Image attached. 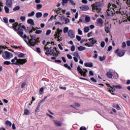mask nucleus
I'll return each instance as SVG.
<instances>
[{
	"mask_svg": "<svg viewBox=\"0 0 130 130\" xmlns=\"http://www.w3.org/2000/svg\"><path fill=\"white\" fill-rule=\"evenodd\" d=\"M121 6L122 5L119 1H117L115 4H108V9L106 11L108 16H112L113 14H118L119 10L121 9Z\"/></svg>",
	"mask_w": 130,
	"mask_h": 130,
	"instance_id": "f257e3e1",
	"label": "nucleus"
},
{
	"mask_svg": "<svg viewBox=\"0 0 130 130\" xmlns=\"http://www.w3.org/2000/svg\"><path fill=\"white\" fill-rule=\"evenodd\" d=\"M30 39L29 36L27 37V35H24L23 36H22V37H21L22 38H27L28 42L25 39L24 40V41H25V42L26 43L28 46H35V45H36V43L39 42L38 40H39V38H36V36L35 35L33 36L32 35H30Z\"/></svg>",
	"mask_w": 130,
	"mask_h": 130,
	"instance_id": "f03ea898",
	"label": "nucleus"
},
{
	"mask_svg": "<svg viewBox=\"0 0 130 130\" xmlns=\"http://www.w3.org/2000/svg\"><path fill=\"white\" fill-rule=\"evenodd\" d=\"M5 46L0 45V54H2V57L4 59H10L13 57V54L9 51H5Z\"/></svg>",
	"mask_w": 130,
	"mask_h": 130,
	"instance_id": "7ed1b4c3",
	"label": "nucleus"
},
{
	"mask_svg": "<svg viewBox=\"0 0 130 130\" xmlns=\"http://www.w3.org/2000/svg\"><path fill=\"white\" fill-rule=\"evenodd\" d=\"M11 64H16V66H21L27 62V59H18L17 57H15L14 59L11 60Z\"/></svg>",
	"mask_w": 130,
	"mask_h": 130,
	"instance_id": "20e7f679",
	"label": "nucleus"
},
{
	"mask_svg": "<svg viewBox=\"0 0 130 130\" xmlns=\"http://www.w3.org/2000/svg\"><path fill=\"white\" fill-rule=\"evenodd\" d=\"M93 12H97V13H100L101 10H102V4L101 3L98 2L95 4L92 5Z\"/></svg>",
	"mask_w": 130,
	"mask_h": 130,
	"instance_id": "39448f33",
	"label": "nucleus"
},
{
	"mask_svg": "<svg viewBox=\"0 0 130 130\" xmlns=\"http://www.w3.org/2000/svg\"><path fill=\"white\" fill-rule=\"evenodd\" d=\"M85 42H87L85 44V46H87V47H92V46H94L95 43H96V42H97V41L96 40L94 39V38H91L90 39L86 40Z\"/></svg>",
	"mask_w": 130,
	"mask_h": 130,
	"instance_id": "423d86ee",
	"label": "nucleus"
},
{
	"mask_svg": "<svg viewBox=\"0 0 130 130\" xmlns=\"http://www.w3.org/2000/svg\"><path fill=\"white\" fill-rule=\"evenodd\" d=\"M62 33V29H59L57 28L55 34L54 35V38H57V41H62L61 37H60V34Z\"/></svg>",
	"mask_w": 130,
	"mask_h": 130,
	"instance_id": "0eeeda50",
	"label": "nucleus"
},
{
	"mask_svg": "<svg viewBox=\"0 0 130 130\" xmlns=\"http://www.w3.org/2000/svg\"><path fill=\"white\" fill-rule=\"evenodd\" d=\"M108 87H110V88L109 89V92L110 93H113V92H114L115 91L116 89H122V86L121 85H112V86H110V84H107Z\"/></svg>",
	"mask_w": 130,
	"mask_h": 130,
	"instance_id": "6e6552de",
	"label": "nucleus"
},
{
	"mask_svg": "<svg viewBox=\"0 0 130 130\" xmlns=\"http://www.w3.org/2000/svg\"><path fill=\"white\" fill-rule=\"evenodd\" d=\"M77 70L78 71V72H79V73L80 74H81V75L82 76H83V77H86L87 76V72H88V71L86 69H83L82 70V69H81V67H80V66H78Z\"/></svg>",
	"mask_w": 130,
	"mask_h": 130,
	"instance_id": "1a4fd4ad",
	"label": "nucleus"
},
{
	"mask_svg": "<svg viewBox=\"0 0 130 130\" xmlns=\"http://www.w3.org/2000/svg\"><path fill=\"white\" fill-rule=\"evenodd\" d=\"M49 44H50V43H47V44L44 47V49L46 51V54H49V52H50V48H51V47L48 46V45H49Z\"/></svg>",
	"mask_w": 130,
	"mask_h": 130,
	"instance_id": "9d476101",
	"label": "nucleus"
},
{
	"mask_svg": "<svg viewBox=\"0 0 130 130\" xmlns=\"http://www.w3.org/2000/svg\"><path fill=\"white\" fill-rule=\"evenodd\" d=\"M68 34L70 38H75V34L72 29H69Z\"/></svg>",
	"mask_w": 130,
	"mask_h": 130,
	"instance_id": "9b49d317",
	"label": "nucleus"
},
{
	"mask_svg": "<svg viewBox=\"0 0 130 130\" xmlns=\"http://www.w3.org/2000/svg\"><path fill=\"white\" fill-rule=\"evenodd\" d=\"M53 122H54V124L56 126H61V125H62V122L61 121L54 120H53Z\"/></svg>",
	"mask_w": 130,
	"mask_h": 130,
	"instance_id": "f8f14e48",
	"label": "nucleus"
},
{
	"mask_svg": "<svg viewBox=\"0 0 130 130\" xmlns=\"http://www.w3.org/2000/svg\"><path fill=\"white\" fill-rule=\"evenodd\" d=\"M98 26L100 27H103V20L102 18H99L96 20Z\"/></svg>",
	"mask_w": 130,
	"mask_h": 130,
	"instance_id": "ddd939ff",
	"label": "nucleus"
},
{
	"mask_svg": "<svg viewBox=\"0 0 130 130\" xmlns=\"http://www.w3.org/2000/svg\"><path fill=\"white\" fill-rule=\"evenodd\" d=\"M79 8L81 11H88L89 9H90V8L87 5H83L82 6H80Z\"/></svg>",
	"mask_w": 130,
	"mask_h": 130,
	"instance_id": "4468645a",
	"label": "nucleus"
},
{
	"mask_svg": "<svg viewBox=\"0 0 130 130\" xmlns=\"http://www.w3.org/2000/svg\"><path fill=\"white\" fill-rule=\"evenodd\" d=\"M6 5L9 8H11L13 6V1L12 0H7L6 2Z\"/></svg>",
	"mask_w": 130,
	"mask_h": 130,
	"instance_id": "2eb2a0df",
	"label": "nucleus"
},
{
	"mask_svg": "<svg viewBox=\"0 0 130 130\" xmlns=\"http://www.w3.org/2000/svg\"><path fill=\"white\" fill-rule=\"evenodd\" d=\"M49 54H51V55H53L54 56H58V54L57 53L54 52V50H50L49 52Z\"/></svg>",
	"mask_w": 130,
	"mask_h": 130,
	"instance_id": "dca6fc26",
	"label": "nucleus"
},
{
	"mask_svg": "<svg viewBox=\"0 0 130 130\" xmlns=\"http://www.w3.org/2000/svg\"><path fill=\"white\" fill-rule=\"evenodd\" d=\"M125 53V51L123 50H121V51H120L118 52V56H120V57H121V56H123V55H124V54Z\"/></svg>",
	"mask_w": 130,
	"mask_h": 130,
	"instance_id": "f3484780",
	"label": "nucleus"
},
{
	"mask_svg": "<svg viewBox=\"0 0 130 130\" xmlns=\"http://www.w3.org/2000/svg\"><path fill=\"white\" fill-rule=\"evenodd\" d=\"M84 66L87 68H92V67H93V63L91 62H86L84 63Z\"/></svg>",
	"mask_w": 130,
	"mask_h": 130,
	"instance_id": "a211bd4d",
	"label": "nucleus"
},
{
	"mask_svg": "<svg viewBox=\"0 0 130 130\" xmlns=\"http://www.w3.org/2000/svg\"><path fill=\"white\" fill-rule=\"evenodd\" d=\"M27 22L28 24L34 26V21L32 19H29L27 20Z\"/></svg>",
	"mask_w": 130,
	"mask_h": 130,
	"instance_id": "6ab92c4d",
	"label": "nucleus"
},
{
	"mask_svg": "<svg viewBox=\"0 0 130 130\" xmlns=\"http://www.w3.org/2000/svg\"><path fill=\"white\" fill-rule=\"evenodd\" d=\"M78 49L79 51H83V50H85L86 49V47L80 46L78 47Z\"/></svg>",
	"mask_w": 130,
	"mask_h": 130,
	"instance_id": "aec40b11",
	"label": "nucleus"
},
{
	"mask_svg": "<svg viewBox=\"0 0 130 130\" xmlns=\"http://www.w3.org/2000/svg\"><path fill=\"white\" fill-rule=\"evenodd\" d=\"M89 31H90V28L89 27V26H86L84 28V33H88Z\"/></svg>",
	"mask_w": 130,
	"mask_h": 130,
	"instance_id": "412c9836",
	"label": "nucleus"
},
{
	"mask_svg": "<svg viewBox=\"0 0 130 130\" xmlns=\"http://www.w3.org/2000/svg\"><path fill=\"white\" fill-rule=\"evenodd\" d=\"M107 75L108 78H109V79H112V73L110 72H108L107 73Z\"/></svg>",
	"mask_w": 130,
	"mask_h": 130,
	"instance_id": "4be33fe9",
	"label": "nucleus"
},
{
	"mask_svg": "<svg viewBox=\"0 0 130 130\" xmlns=\"http://www.w3.org/2000/svg\"><path fill=\"white\" fill-rule=\"evenodd\" d=\"M36 16L37 18H41L42 17V13L41 12H37L36 14Z\"/></svg>",
	"mask_w": 130,
	"mask_h": 130,
	"instance_id": "5701e85b",
	"label": "nucleus"
},
{
	"mask_svg": "<svg viewBox=\"0 0 130 130\" xmlns=\"http://www.w3.org/2000/svg\"><path fill=\"white\" fill-rule=\"evenodd\" d=\"M4 9L6 14H10V9H9L8 7L5 6Z\"/></svg>",
	"mask_w": 130,
	"mask_h": 130,
	"instance_id": "b1692460",
	"label": "nucleus"
},
{
	"mask_svg": "<svg viewBox=\"0 0 130 130\" xmlns=\"http://www.w3.org/2000/svg\"><path fill=\"white\" fill-rule=\"evenodd\" d=\"M30 114V111L25 109L24 111V115H29Z\"/></svg>",
	"mask_w": 130,
	"mask_h": 130,
	"instance_id": "393cba45",
	"label": "nucleus"
},
{
	"mask_svg": "<svg viewBox=\"0 0 130 130\" xmlns=\"http://www.w3.org/2000/svg\"><path fill=\"white\" fill-rule=\"evenodd\" d=\"M18 26V23H15L13 24L12 27L15 31H17V27Z\"/></svg>",
	"mask_w": 130,
	"mask_h": 130,
	"instance_id": "a878e982",
	"label": "nucleus"
},
{
	"mask_svg": "<svg viewBox=\"0 0 130 130\" xmlns=\"http://www.w3.org/2000/svg\"><path fill=\"white\" fill-rule=\"evenodd\" d=\"M74 57H77V58H79L80 59V55H79V53L78 52H74Z\"/></svg>",
	"mask_w": 130,
	"mask_h": 130,
	"instance_id": "bb28decb",
	"label": "nucleus"
},
{
	"mask_svg": "<svg viewBox=\"0 0 130 130\" xmlns=\"http://www.w3.org/2000/svg\"><path fill=\"white\" fill-rule=\"evenodd\" d=\"M85 20L87 23H89V22H90V21H91V18H90V17H89V16H86Z\"/></svg>",
	"mask_w": 130,
	"mask_h": 130,
	"instance_id": "cd10ccee",
	"label": "nucleus"
},
{
	"mask_svg": "<svg viewBox=\"0 0 130 130\" xmlns=\"http://www.w3.org/2000/svg\"><path fill=\"white\" fill-rule=\"evenodd\" d=\"M5 124L6 125H8L9 126H12V122L9 120L6 121Z\"/></svg>",
	"mask_w": 130,
	"mask_h": 130,
	"instance_id": "c85d7f7f",
	"label": "nucleus"
},
{
	"mask_svg": "<svg viewBox=\"0 0 130 130\" xmlns=\"http://www.w3.org/2000/svg\"><path fill=\"white\" fill-rule=\"evenodd\" d=\"M35 15V12L32 11L31 13H28L27 16L28 17H33Z\"/></svg>",
	"mask_w": 130,
	"mask_h": 130,
	"instance_id": "c756f323",
	"label": "nucleus"
},
{
	"mask_svg": "<svg viewBox=\"0 0 130 130\" xmlns=\"http://www.w3.org/2000/svg\"><path fill=\"white\" fill-rule=\"evenodd\" d=\"M17 34L19 35V36H21V37H23V34H24V33L22 30H18Z\"/></svg>",
	"mask_w": 130,
	"mask_h": 130,
	"instance_id": "7c9ffc66",
	"label": "nucleus"
},
{
	"mask_svg": "<svg viewBox=\"0 0 130 130\" xmlns=\"http://www.w3.org/2000/svg\"><path fill=\"white\" fill-rule=\"evenodd\" d=\"M44 91V88H43V87H41V88L40 89L39 93H40L41 95H42V94H43Z\"/></svg>",
	"mask_w": 130,
	"mask_h": 130,
	"instance_id": "2f4dec72",
	"label": "nucleus"
},
{
	"mask_svg": "<svg viewBox=\"0 0 130 130\" xmlns=\"http://www.w3.org/2000/svg\"><path fill=\"white\" fill-rule=\"evenodd\" d=\"M20 6H17L13 8V11H19V10H20Z\"/></svg>",
	"mask_w": 130,
	"mask_h": 130,
	"instance_id": "473e14b6",
	"label": "nucleus"
},
{
	"mask_svg": "<svg viewBox=\"0 0 130 130\" xmlns=\"http://www.w3.org/2000/svg\"><path fill=\"white\" fill-rule=\"evenodd\" d=\"M25 56V54L24 53H20L18 54V57H20V58H23Z\"/></svg>",
	"mask_w": 130,
	"mask_h": 130,
	"instance_id": "72a5a7b5",
	"label": "nucleus"
},
{
	"mask_svg": "<svg viewBox=\"0 0 130 130\" xmlns=\"http://www.w3.org/2000/svg\"><path fill=\"white\" fill-rule=\"evenodd\" d=\"M4 64H6V66H9V64H12L10 61H5L4 62Z\"/></svg>",
	"mask_w": 130,
	"mask_h": 130,
	"instance_id": "f704fd0d",
	"label": "nucleus"
},
{
	"mask_svg": "<svg viewBox=\"0 0 130 130\" xmlns=\"http://www.w3.org/2000/svg\"><path fill=\"white\" fill-rule=\"evenodd\" d=\"M20 20L22 22H25V21H26V17H25V16H21L20 17Z\"/></svg>",
	"mask_w": 130,
	"mask_h": 130,
	"instance_id": "c9c22d12",
	"label": "nucleus"
},
{
	"mask_svg": "<svg viewBox=\"0 0 130 130\" xmlns=\"http://www.w3.org/2000/svg\"><path fill=\"white\" fill-rule=\"evenodd\" d=\"M42 8V5L41 4H38L37 5V10H40Z\"/></svg>",
	"mask_w": 130,
	"mask_h": 130,
	"instance_id": "e433bc0d",
	"label": "nucleus"
},
{
	"mask_svg": "<svg viewBox=\"0 0 130 130\" xmlns=\"http://www.w3.org/2000/svg\"><path fill=\"white\" fill-rule=\"evenodd\" d=\"M64 68H66L67 69H68V70H70V71L71 70H72V69L71 68V67L69 66L68 64H64Z\"/></svg>",
	"mask_w": 130,
	"mask_h": 130,
	"instance_id": "4c0bfd02",
	"label": "nucleus"
},
{
	"mask_svg": "<svg viewBox=\"0 0 130 130\" xmlns=\"http://www.w3.org/2000/svg\"><path fill=\"white\" fill-rule=\"evenodd\" d=\"M68 31H69V27H65L64 28H63V32L64 33H67L68 32Z\"/></svg>",
	"mask_w": 130,
	"mask_h": 130,
	"instance_id": "58836bf2",
	"label": "nucleus"
},
{
	"mask_svg": "<svg viewBox=\"0 0 130 130\" xmlns=\"http://www.w3.org/2000/svg\"><path fill=\"white\" fill-rule=\"evenodd\" d=\"M101 46L102 48H104V46H105V42L104 41L101 42Z\"/></svg>",
	"mask_w": 130,
	"mask_h": 130,
	"instance_id": "ea45409f",
	"label": "nucleus"
},
{
	"mask_svg": "<svg viewBox=\"0 0 130 130\" xmlns=\"http://www.w3.org/2000/svg\"><path fill=\"white\" fill-rule=\"evenodd\" d=\"M36 34H41L42 33V30H37L35 31Z\"/></svg>",
	"mask_w": 130,
	"mask_h": 130,
	"instance_id": "a19ab883",
	"label": "nucleus"
},
{
	"mask_svg": "<svg viewBox=\"0 0 130 130\" xmlns=\"http://www.w3.org/2000/svg\"><path fill=\"white\" fill-rule=\"evenodd\" d=\"M106 57L105 56H104L103 57H100V59L101 60V61H103V60H105Z\"/></svg>",
	"mask_w": 130,
	"mask_h": 130,
	"instance_id": "79ce46f5",
	"label": "nucleus"
},
{
	"mask_svg": "<svg viewBox=\"0 0 130 130\" xmlns=\"http://www.w3.org/2000/svg\"><path fill=\"white\" fill-rule=\"evenodd\" d=\"M78 34L79 35H82L83 31H81V30L80 28H78Z\"/></svg>",
	"mask_w": 130,
	"mask_h": 130,
	"instance_id": "37998d69",
	"label": "nucleus"
},
{
	"mask_svg": "<svg viewBox=\"0 0 130 130\" xmlns=\"http://www.w3.org/2000/svg\"><path fill=\"white\" fill-rule=\"evenodd\" d=\"M35 30H36V28L32 27V29L29 31V34H31V33H32L34 31H35Z\"/></svg>",
	"mask_w": 130,
	"mask_h": 130,
	"instance_id": "c03bdc74",
	"label": "nucleus"
},
{
	"mask_svg": "<svg viewBox=\"0 0 130 130\" xmlns=\"http://www.w3.org/2000/svg\"><path fill=\"white\" fill-rule=\"evenodd\" d=\"M90 80L92 81V82H94V83H97V80H96L94 77L91 78Z\"/></svg>",
	"mask_w": 130,
	"mask_h": 130,
	"instance_id": "a18cd8bd",
	"label": "nucleus"
},
{
	"mask_svg": "<svg viewBox=\"0 0 130 130\" xmlns=\"http://www.w3.org/2000/svg\"><path fill=\"white\" fill-rule=\"evenodd\" d=\"M50 33H51V30L50 29L47 30L46 31V35H49Z\"/></svg>",
	"mask_w": 130,
	"mask_h": 130,
	"instance_id": "49530a36",
	"label": "nucleus"
},
{
	"mask_svg": "<svg viewBox=\"0 0 130 130\" xmlns=\"http://www.w3.org/2000/svg\"><path fill=\"white\" fill-rule=\"evenodd\" d=\"M68 23H70V19L66 18V19H65V24H68Z\"/></svg>",
	"mask_w": 130,
	"mask_h": 130,
	"instance_id": "de8ad7c7",
	"label": "nucleus"
},
{
	"mask_svg": "<svg viewBox=\"0 0 130 130\" xmlns=\"http://www.w3.org/2000/svg\"><path fill=\"white\" fill-rule=\"evenodd\" d=\"M3 20H4V22H5V23H8V22H9V20H8V19L7 18H6V17H4V18H3Z\"/></svg>",
	"mask_w": 130,
	"mask_h": 130,
	"instance_id": "09e8293b",
	"label": "nucleus"
},
{
	"mask_svg": "<svg viewBox=\"0 0 130 130\" xmlns=\"http://www.w3.org/2000/svg\"><path fill=\"white\" fill-rule=\"evenodd\" d=\"M126 46V44L125 43V42H123L122 44V48H124V47H125Z\"/></svg>",
	"mask_w": 130,
	"mask_h": 130,
	"instance_id": "8fccbe9b",
	"label": "nucleus"
},
{
	"mask_svg": "<svg viewBox=\"0 0 130 130\" xmlns=\"http://www.w3.org/2000/svg\"><path fill=\"white\" fill-rule=\"evenodd\" d=\"M105 31L107 33L109 32V28L108 27H105Z\"/></svg>",
	"mask_w": 130,
	"mask_h": 130,
	"instance_id": "3c124183",
	"label": "nucleus"
},
{
	"mask_svg": "<svg viewBox=\"0 0 130 130\" xmlns=\"http://www.w3.org/2000/svg\"><path fill=\"white\" fill-rule=\"evenodd\" d=\"M60 10H61V9L59 8H58V10H55V12H56L57 14H59L60 13L59 11H60Z\"/></svg>",
	"mask_w": 130,
	"mask_h": 130,
	"instance_id": "603ef678",
	"label": "nucleus"
},
{
	"mask_svg": "<svg viewBox=\"0 0 130 130\" xmlns=\"http://www.w3.org/2000/svg\"><path fill=\"white\" fill-rule=\"evenodd\" d=\"M67 57L69 58V59H72L73 58L72 55L70 54H67Z\"/></svg>",
	"mask_w": 130,
	"mask_h": 130,
	"instance_id": "864d4df0",
	"label": "nucleus"
},
{
	"mask_svg": "<svg viewBox=\"0 0 130 130\" xmlns=\"http://www.w3.org/2000/svg\"><path fill=\"white\" fill-rule=\"evenodd\" d=\"M61 59L64 62H67V60H66V58L64 56L61 57Z\"/></svg>",
	"mask_w": 130,
	"mask_h": 130,
	"instance_id": "5fc2aeb1",
	"label": "nucleus"
},
{
	"mask_svg": "<svg viewBox=\"0 0 130 130\" xmlns=\"http://www.w3.org/2000/svg\"><path fill=\"white\" fill-rule=\"evenodd\" d=\"M89 28H91V29H94V28H95V25H90L89 26Z\"/></svg>",
	"mask_w": 130,
	"mask_h": 130,
	"instance_id": "6e6d98bb",
	"label": "nucleus"
},
{
	"mask_svg": "<svg viewBox=\"0 0 130 130\" xmlns=\"http://www.w3.org/2000/svg\"><path fill=\"white\" fill-rule=\"evenodd\" d=\"M75 45L72 46V47H71V51H75Z\"/></svg>",
	"mask_w": 130,
	"mask_h": 130,
	"instance_id": "4d7b16f0",
	"label": "nucleus"
},
{
	"mask_svg": "<svg viewBox=\"0 0 130 130\" xmlns=\"http://www.w3.org/2000/svg\"><path fill=\"white\" fill-rule=\"evenodd\" d=\"M76 39H77L78 41H81V37H80V36H77Z\"/></svg>",
	"mask_w": 130,
	"mask_h": 130,
	"instance_id": "13d9d810",
	"label": "nucleus"
},
{
	"mask_svg": "<svg viewBox=\"0 0 130 130\" xmlns=\"http://www.w3.org/2000/svg\"><path fill=\"white\" fill-rule=\"evenodd\" d=\"M48 16V13H45L43 14V17L44 18H46Z\"/></svg>",
	"mask_w": 130,
	"mask_h": 130,
	"instance_id": "bf43d9fd",
	"label": "nucleus"
},
{
	"mask_svg": "<svg viewBox=\"0 0 130 130\" xmlns=\"http://www.w3.org/2000/svg\"><path fill=\"white\" fill-rule=\"evenodd\" d=\"M112 49V46H109V47L108 48V51H110Z\"/></svg>",
	"mask_w": 130,
	"mask_h": 130,
	"instance_id": "052dcab7",
	"label": "nucleus"
},
{
	"mask_svg": "<svg viewBox=\"0 0 130 130\" xmlns=\"http://www.w3.org/2000/svg\"><path fill=\"white\" fill-rule=\"evenodd\" d=\"M9 22L10 23H15V19H10Z\"/></svg>",
	"mask_w": 130,
	"mask_h": 130,
	"instance_id": "680f3d73",
	"label": "nucleus"
},
{
	"mask_svg": "<svg viewBox=\"0 0 130 130\" xmlns=\"http://www.w3.org/2000/svg\"><path fill=\"white\" fill-rule=\"evenodd\" d=\"M37 51L38 52V53H40L41 52V50L39 48H37Z\"/></svg>",
	"mask_w": 130,
	"mask_h": 130,
	"instance_id": "e2e57ef3",
	"label": "nucleus"
},
{
	"mask_svg": "<svg viewBox=\"0 0 130 130\" xmlns=\"http://www.w3.org/2000/svg\"><path fill=\"white\" fill-rule=\"evenodd\" d=\"M82 3H83V4H87L88 1L87 0H82Z\"/></svg>",
	"mask_w": 130,
	"mask_h": 130,
	"instance_id": "0e129e2a",
	"label": "nucleus"
},
{
	"mask_svg": "<svg viewBox=\"0 0 130 130\" xmlns=\"http://www.w3.org/2000/svg\"><path fill=\"white\" fill-rule=\"evenodd\" d=\"M91 36H92V32H89L87 34V37H91Z\"/></svg>",
	"mask_w": 130,
	"mask_h": 130,
	"instance_id": "69168bd1",
	"label": "nucleus"
},
{
	"mask_svg": "<svg viewBox=\"0 0 130 130\" xmlns=\"http://www.w3.org/2000/svg\"><path fill=\"white\" fill-rule=\"evenodd\" d=\"M80 130H86V128L84 126L81 127Z\"/></svg>",
	"mask_w": 130,
	"mask_h": 130,
	"instance_id": "338daca9",
	"label": "nucleus"
},
{
	"mask_svg": "<svg viewBox=\"0 0 130 130\" xmlns=\"http://www.w3.org/2000/svg\"><path fill=\"white\" fill-rule=\"evenodd\" d=\"M126 44L127 46H130V41H127L126 42Z\"/></svg>",
	"mask_w": 130,
	"mask_h": 130,
	"instance_id": "774afa93",
	"label": "nucleus"
}]
</instances>
